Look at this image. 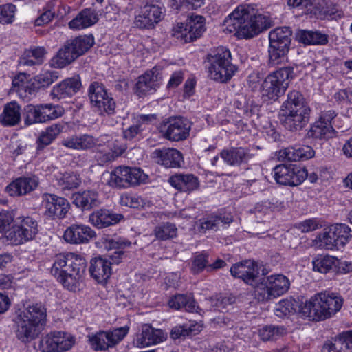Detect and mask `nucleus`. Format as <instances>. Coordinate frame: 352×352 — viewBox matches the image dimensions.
<instances>
[{
	"instance_id": "nucleus-1",
	"label": "nucleus",
	"mask_w": 352,
	"mask_h": 352,
	"mask_svg": "<svg viewBox=\"0 0 352 352\" xmlns=\"http://www.w3.org/2000/svg\"><path fill=\"white\" fill-rule=\"evenodd\" d=\"M16 338L23 343L35 340L47 321V309L42 303H34L16 312L13 320Z\"/></svg>"
},
{
	"instance_id": "nucleus-2",
	"label": "nucleus",
	"mask_w": 352,
	"mask_h": 352,
	"mask_svg": "<svg viewBox=\"0 0 352 352\" xmlns=\"http://www.w3.org/2000/svg\"><path fill=\"white\" fill-rule=\"evenodd\" d=\"M310 111L303 95L298 91H291L281 106L279 113L280 123L289 131H300L308 124Z\"/></svg>"
},
{
	"instance_id": "nucleus-3",
	"label": "nucleus",
	"mask_w": 352,
	"mask_h": 352,
	"mask_svg": "<svg viewBox=\"0 0 352 352\" xmlns=\"http://www.w3.org/2000/svg\"><path fill=\"white\" fill-rule=\"evenodd\" d=\"M343 304L340 296L334 293L322 292L301 305L302 314L313 320H322L338 311Z\"/></svg>"
},
{
	"instance_id": "nucleus-4",
	"label": "nucleus",
	"mask_w": 352,
	"mask_h": 352,
	"mask_svg": "<svg viewBox=\"0 0 352 352\" xmlns=\"http://www.w3.org/2000/svg\"><path fill=\"white\" fill-rule=\"evenodd\" d=\"M207 60L210 78L219 82H228L236 70L231 62L230 52L223 46L212 50L207 56Z\"/></svg>"
},
{
	"instance_id": "nucleus-5",
	"label": "nucleus",
	"mask_w": 352,
	"mask_h": 352,
	"mask_svg": "<svg viewBox=\"0 0 352 352\" xmlns=\"http://www.w3.org/2000/svg\"><path fill=\"white\" fill-rule=\"evenodd\" d=\"M292 31L289 27H278L269 33L268 64L278 66L287 60Z\"/></svg>"
},
{
	"instance_id": "nucleus-6",
	"label": "nucleus",
	"mask_w": 352,
	"mask_h": 352,
	"mask_svg": "<svg viewBox=\"0 0 352 352\" xmlns=\"http://www.w3.org/2000/svg\"><path fill=\"white\" fill-rule=\"evenodd\" d=\"M91 36H80L67 41L51 59L50 65L55 68H63L86 52L93 45Z\"/></svg>"
},
{
	"instance_id": "nucleus-7",
	"label": "nucleus",
	"mask_w": 352,
	"mask_h": 352,
	"mask_svg": "<svg viewBox=\"0 0 352 352\" xmlns=\"http://www.w3.org/2000/svg\"><path fill=\"white\" fill-rule=\"evenodd\" d=\"M294 67H283L270 74L262 85V93L269 100H276L283 96L294 78Z\"/></svg>"
},
{
	"instance_id": "nucleus-8",
	"label": "nucleus",
	"mask_w": 352,
	"mask_h": 352,
	"mask_svg": "<svg viewBox=\"0 0 352 352\" xmlns=\"http://www.w3.org/2000/svg\"><path fill=\"white\" fill-rule=\"evenodd\" d=\"M289 279L283 274H274L260 278L254 295L261 302H267L285 294L289 288Z\"/></svg>"
},
{
	"instance_id": "nucleus-9",
	"label": "nucleus",
	"mask_w": 352,
	"mask_h": 352,
	"mask_svg": "<svg viewBox=\"0 0 352 352\" xmlns=\"http://www.w3.org/2000/svg\"><path fill=\"white\" fill-rule=\"evenodd\" d=\"M38 232V223L31 217H21L6 232V237L13 245L32 240Z\"/></svg>"
},
{
	"instance_id": "nucleus-10",
	"label": "nucleus",
	"mask_w": 352,
	"mask_h": 352,
	"mask_svg": "<svg viewBox=\"0 0 352 352\" xmlns=\"http://www.w3.org/2000/svg\"><path fill=\"white\" fill-rule=\"evenodd\" d=\"M191 126L192 123L184 117H170L160 124V132L169 141L180 142L188 138Z\"/></svg>"
},
{
	"instance_id": "nucleus-11",
	"label": "nucleus",
	"mask_w": 352,
	"mask_h": 352,
	"mask_svg": "<svg viewBox=\"0 0 352 352\" xmlns=\"http://www.w3.org/2000/svg\"><path fill=\"white\" fill-rule=\"evenodd\" d=\"M128 331L127 327L116 328L112 331H100L89 335V343L94 351H106L121 342L127 335Z\"/></svg>"
},
{
	"instance_id": "nucleus-12",
	"label": "nucleus",
	"mask_w": 352,
	"mask_h": 352,
	"mask_svg": "<svg viewBox=\"0 0 352 352\" xmlns=\"http://www.w3.org/2000/svg\"><path fill=\"white\" fill-rule=\"evenodd\" d=\"M205 30L204 17L192 15L187 19L186 23H178L173 28V36L184 43H188L199 38Z\"/></svg>"
},
{
	"instance_id": "nucleus-13",
	"label": "nucleus",
	"mask_w": 352,
	"mask_h": 352,
	"mask_svg": "<svg viewBox=\"0 0 352 352\" xmlns=\"http://www.w3.org/2000/svg\"><path fill=\"white\" fill-rule=\"evenodd\" d=\"M88 95L92 107L96 108L100 115L114 113L116 102L108 95L104 86L101 82L97 81L91 82L89 87Z\"/></svg>"
},
{
	"instance_id": "nucleus-14",
	"label": "nucleus",
	"mask_w": 352,
	"mask_h": 352,
	"mask_svg": "<svg viewBox=\"0 0 352 352\" xmlns=\"http://www.w3.org/2000/svg\"><path fill=\"white\" fill-rule=\"evenodd\" d=\"M273 173L276 182L285 186L300 185L307 177V170L296 165H278L273 169Z\"/></svg>"
},
{
	"instance_id": "nucleus-15",
	"label": "nucleus",
	"mask_w": 352,
	"mask_h": 352,
	"mask_svg": "<svg viewBox=\"0 0 352 352\" xmlns=\"http://www.w3.org/2000/svg\"><path fill=\"white\" fill-rule=\"evenodd\" d=\"M124 254V251H115L108 256L111 261L101 257L91 259L89 267L91 276L99 283H106L111 273V264H118Z\"/></svg>"
},
{
	"instance_id": "nucleus-16",
	"label": "nucleus",
	"mask_w": 352,
	"mask_h": 352,
	"mask_svg": "<svg viewBox=\"0 0 352 352\" xmlns=\"http://www.w3.org/2000/svg\"><path fill=\"white\" fill-rule=\"evenodd\" d=\"M162 8L159 3L147 1L135 15L134 25L140 29H152L162 19Z\"/></svg>"
},
{
	"instance_id": "nucleus-17",
	"label": "nucleus",
	"mask_w": 352,
	"mask_h": 352,
	"mask_svg": "<svg viewBox=\"0 0 352 352\" xmlns=\"http://www.w3.org/2000/svg\"><path fill=\"white\" fill-rule=\"evenodd\" d=\"M336 116V113L332 110L322 112L318 120L308 131L307 137L320 140L333 138L336 130L333 127L332 121Z\"/></svg>"
},
{
	"instance_id": "nucleus-18",
	"label": "nucleus",
	"mask_w": 352,
	"mask_h": 352,
	"mask_svg": "<svg viewBox=\"0 0 352 352\" xmlns=\"http://www.w3.org/2000/svg\"><path fill=\"white\" fill-rule=\"evenodd\" d=\"M45 215L52 219H63L69 209L68 201L54 194L44 193L42 195Z\"/></svg>"
},
{
	"instance_id": "nucleus-19",
	"label": "nucleus",
	"mask_w": 352,
	"mask_h": 352,
	"mask_svg": "<svg viewBox=\"0 0 352 352\" xmlns=\"http://www.w3.org/2000/svg\"><path fill=\"white\" fill-rule=\"evenodd\" d=\"M232 276L242 279L245 283L255 289L259 282V270L254 261L246 260L234 264L230 268Z\"/></svg>"
},
{
	"instance_id": "nucleus-20",
	"label": "nucleus",
	"mask_w": 352,
	"mask_h": 352,
	"mask_svg": "<svg viewBox=\"0 0 352 352\" xmlns=\"http://www.w3.org/2000/svg\"><path fill=\"white\" fill-rule=\"evenodd\" d=\"M67 262L71 265V272L67 280L63 281V286L69 290H73L76 289L85 274L87 262L81 255L75 253H72Z\"/></svg>"
},
{
	"instance_id": "nucleus-21",
	"label": "nucleus",
	"mask_w": 352,
	"mask_h": 352,
	"mask_svg": "<svg viewBox=\"0 0 352 352\" xmlns=\"http://www.w3.org/2000/svg\"><path fill=\"white\" fill-rule=\"evenodd\" d=\"M96 237V232L88 226L72 224L65 231L63 239L71 244H82L88 243Z\"/></svg>"
},
{
	"instance_id": "nucleus-22",
	"label": "nucleus",
	"mask_w": 352,
	"mask_h": 352,
	"mask_svg": "<svg viewBox=\"0 0 352 352\" xmlns=\"http://www.w3.org/2000/svg\"><path fill=\"white\" fill-rule=\"evenodd\" d=\"M39 184V179L35 175L20 177L7 187V192L12 197L23 196L34 191Z\"/></svg>"
},
{
	"instance_id": "nucleus-23",
	"label": "nucleus",
	"mask_w": 352,
	"mask_h": 352,
	"mask_svg": "<svg viewBox=\"0 0 352 352\" xmlns=\"http://www.w3.org/2000/svg\"><path fill=\"white\" fill-rule=\"evenodd\" d=\"M162 79L160 69L156 67L139 76L136 83V91L139 96H144L151 91H155Z\"/></svg>"
},
{
	"instance_id": "nucleus-24",
	"label": "nucleus",
	"mask_w": 352,
	"mask_h": 352,
	"mask_svg": "<svg viewBox=\"0 0 352 352\" xmlns=\"http://www.w3.org/2000/svg\"><path fill=\"white\" fill-rule=\"evenodd\" d=\"M166 333L160 329L153 328L151 324L142 326L141 333L136 339L138 347H146L157 344L166 339Z\"/></svg>"
},
{
	"instance_id": "nucleus-25",
	"label": "nucleus",
	"mask_w": 352,
	"mask_h": 352,
	"mask_svg": "<svg viewBox=\"0 0 352 352\" xmlns=\"http://www.w3.org/2000/svg\"><path fill=\"white\" fill-rule=\"evenodd\" d=\"M251 16V8L249 6H238L226 19L224 25L226 30L230 32H235L238 35V32L243 27L245 19H249Z\"/></svg>"
},
{
	"instance_id": "nucleus-26",
	"label": "nucleus",
	"mask_w": 352,
	"mask_h": 352,
	"mask_svg": "<svg viewBox=\"0 0 352 352\" xmlns=\"http://www.w3.org/2000/svg\"><path fill=\"white\" fill-rule=\"evenodd\" d=\"M81 86L79 76L67 78L53 87L51 96L58 99L71 97L80 90Z\"/></svg>"
},
{
	"instance_id": "nucleus-27",
	"label": "nucleus",
	"mask_w": 352,
	"mask_h": 352,
	"mask_svg": "<svg viewBox=\"0 0 352 352\" xmlns=\"http://www.w3.org/2000/svg\"><path fill=\"white\" fill-rule=\"evenodd\" d=\"M221 157L229 166H239L247 164L252 157L249 149L243 147H230L221 151Z\"/></svg>"
},
{
	"instance_id": "nucleus-28",
	"label": "nucleus",
	"mask_w": 352,
	"mask_h": 352,
	"mask_svg": "<svg viewBox=\"0 0 352 352\" xmlns=\"http://www.w3.org/2000/svg\"><path fill=\"white\" fill-rule=\"evenodd\" d=\"M72 198L73 204L82 210H90L101 204L98 192L92 189L76 192Z\"/></svg>"
},
{
	"instance_id": "nucleus-29",
	"label": "nucleus",
	"mask_w": 352,
	"mask_h": 352,
	"mask_svg": "<svg viewBox=\"0 0 352 352\" xmlns=\"http://www.w3.org/2000/svg\"><path fill=\"white\" fill-rule=\"evenodd\" d=\"M72 252L59 254L54 257L53 265L50 273L58 282L63 285V281H66L71 272V265L67 262L71 258Z\"/></svg>"
},
{
	"instance_id": "nucleus-30",
	"label": "nucleus",
	"mask_w": 352,
	"mask_h": 352,
	"mask_svg": "<svg viewBox=\"0 0 352 352\" xmlns=\"http://www.w3.org/2000/svg\"><path fill=\"white\" fill-rule=\"evenodd\" d=\"M122 218V214H114L107 209H99L89 215V221L94 226L100 229L118 223Z\"/></svg>"
},
{
	"instance_id": "nucleus-31",
	"label": "nucleus",
	"mask_w": 352,
	"mask_h": 352,
	"mask_svg": "<svg viewBox=\"0 0 352 352\" xmlns=\"http://www.w3.org/2000/svg\"><path fill=\"white\" fill-rule=\"evenodd\" d=\"M98 20V15L95 10L85 8L69 22L68 25L72 30H80L94 25Z\"/></svg>"
},
{
	"instance_id": "nucleus-32",
	"label": "nucleus",
	"mask_w": 352,
	"mask_h": 352,
	"mask_svg": "<svg viewBox=\"0 0 352 352\" xmlns=\"http://www.w3.org/2000/svg\"><path fill=\"white\" fill-rule=\"evenodd\" d=\"M63 146L76 150H88L95 146H102L98 139L94 136L84 134L80 136L74 135L62 142Z\"/></svg>"
},
{
	"instance_id": "nucleus-33",
	"label": "nucleus",
	"mask_w": 352,
	"mask_h": 352,
	"mask_svg": "<svg viewBox=\"0 0 352 352\" xmlns=\"http://www.w3.org/2000/svg\"><path fill=\"white\" fill-rule=\"evenodd\" d=\"M280 157L291 162L307 160L315 155L314 150L307 145H296L287 147L280 152Z\"/></svg>"
},
{
	"instance_id": "nucleus-34",
	"label": "nucleus",
	"mask_w": 352,
	"mask_h": 352,
	"mask_svg": "<svg viewBox=\"0 0 352 352\" xmlns=\"http://www.w3.org/2000/svg\"><path fill=\"white\" fill-rule=\"evenodd\" d=\"M169 183L176 189L186 192L194 191L199 186L197 177L192 174L173 175L169 179Z\"/></svg>"
},
{
	"instance_id": "nucleus-35",
	"label": "nucleus",
	"mask_w": 352,
	"mask_h": 352,
	"mask_svg": "<svg viewBox=\"0 0 352 352\" xmlns=\"http://www.w3.org/2000/svg\"><path fill=\"white\" fill-rule=\"evenodd\" d=\"M158 162L166 168H179L183 162L182 154L175 148H164L156 150Z\"/></svg>"
},
{
	"instance_id": "nucleus-36",
	"label": "nucleus",
	"mask_w": 352,
	"mask_h": 352,
	"mask_svg": "<svg viewBox=\"0 0 352 352\" xmlns=\"http://www.w3.org/2000/svg\"><path fill=\"white\" fill-rule=\"evenodd\" d=\"M21 106L15 101L7 103L0 115V122L5 126L17 125L21 121Z\"/></svg>"
},
{
	"instance_id": "nucleus-37",
	"label": "nucleus",
	"mask_w": 352,
	"mask_h": 352,
	"mask_svg": "<svg viewBox=\"0 0 352 352\" xmlns=\"http://www.w3.org/2000/svg\"><path fill=\"white\" fill-rule=\"evenodd\" d=\"M64 126L60 123L53 124L41 131L36 140V150L41 151L51 144L63 131Z\"/></svg>"
},
{
	"instance_id": "nucleus-38",
	"label": "nucleus",
	"mask_w": 352,
	"mask_h": 352,
	"mask_svg": "<svg viewBox=\"0 0 352 352\" xmlns=\"http://www.w3.org/2000/svg\"><path fill=\"white\" fill-rule=\"evenodd\" d=\"M168 305L174 309L184 308L188 312H197L199 307L193 297L187 294H177L168 301Z\"/></svg>"
},
{
	"instance_id": "nucleus-39",
	"label": "nucleus",
	"mask_w": 352,
	"mask_h": 352,
	"mask_svg": "<svg viewBox=\"0 0 352 352\" xmlns=\"http://www.w3.org/2000/svg\"><path fill=\"white\" fill-rule=\"evenodd\" d=\"M297 39L307 45H326L329 41V36L320 31L301 30L296 34Z\"/></svg>"
},
{
	"instance_id": "nucleus-40",
	"label": "nucleus",
	"mask_w": 352,
	"mask_h": 352,
	"mask_svg": "<svg viewBox=\"0 0 352 352\" xmlns=\"http://www.w3.org/2000/svg\"><path fill=\"white\" fill-rule=\"evenodd\" d=\"M46 51L43 47H36L25 51L20 58L19 63L22 65L34 66L41 65L45 58Z\"/></svg>"
},
{
	"instance_id": "nucleus-41",
	"label": "nucleus",
	"mask_w": 352,
	"mask_h": 352,
	"mask_svg": "<svg viewBox=\"0 0 352 352\" xmlns=\"http://www.w3.org/2000/svg\"><path fill=\"white\" fill-rule=\"evenodd\" d=\"M202 326L197 322H189L173 327L170 332L173 339H179L186 336H195L201 331Z\"/></svg>"
},
{
	"instance_id": "nucleus-42",
	"label": "nucleus",
	"mask_w": 352,
	"mask_h": 352,
	"mask_svg": "<svg viewBox=\"0 0 352 352\" xmlns=\"http://www.w3.org/2000/svg\"><path fill=\"white\" fill-rule=\"evenodd\" d=\"M58 78V72L56 71H46L41 73L33 78L32 82V88L29 90V94H32V90H38L41 88L49 87Z\"/></svg>"
},
{
	"instance_id": "nucleus-43",
	"label": "nucleus",
	"mask_w": 352,
	"mask_h": 352,
	"mask_svg": "<svg viewBox=\"0 0 352 352\" xmlns=\"http://www.w3.org/2000/svg\"><path fill=\"white\" fill-rule=\"evenodd\" d=\"M330 227L339 248L344 247L351 240V230L346 224L336 223Z\"/></svg>"
},
{
	"instance_id": "nucleus-44",
	"label": "nucleus",
	"mask_w": 352,
	"mask_h": 352,
	"mask_svg": "<svg viewBox=\"0 0 352 352\" xmlns=\"http://www.w3.org/2000/svg\"><path fill=\"white\" fill-rule=\"evenodd\" d=\"M127 171L128 166H118L114 168L110 174L109 185L120 188L129 187Z\"/></svg>"
},
{
	"instance_id": "nucleus-45",
	"label": "nucleus",
	"mask_w": 352,
	"mask_h": 352,
	"mask_svg": "<svg viewBox=\"0 0 352 352\" xmlns=\"http://www.w3.org/2000/svg\"><path fill=\"white\" fill-rule=\"evenodd\" d=\"M313 16L321 19L338 20L344 16V12L336 5L329 4L321 9L316 6Z\"/></svg>"
},
{
	"instance_id": "nucleus-46",
	"label": "nucleus",
	"mask_w": 352,
	"mask_h": 352,
	"mask_svg": "<svg viewBox=\"0 0 352 352\" xmlns=\"http://www.w3.org/2000/svg\"><path fill=\"white\" fill-rule=\"evenodd\" d=\"M251 19L254 28L251 29L250 32L245 31L247 35H257L270 27L271 20L269 16L262 14H253L252 8H251Z\"/></svg>"
},
{
	"instance_id": "nucleus-47",
	"label": "nucleus",
	"mask_w": 352,
	"mask_h": 352,
	"mask_svg": "<svg viewBox=\"0 0 352 352\" xmlns=\"http://www.w3.org/2000/svg\"><path fill=\"white\" fill-rule=\"evenodd\" d=\"M331 227L324 230L323 232L317 236L313 243L315 246L327 250H332L333 248H339Z\"/></svg>"
},
{
	"instance_id": "nucleus-48",
	"label": "nucleus",
	"mask_w": 352,
	"mask_h": 352,
	"mask_svg": "<svg viewBox=\"0 0 352 352\" xmlns=\"http://www.w3.org/2000/svg\"><path fill=\"white\" fill-rule=\"evenodd\" d=\"M200 221L199 230L206 232V230H217L220 224H229L232 221V219L230 217L211 215L201 219Z\"/></svg>"
},
{
	"instance_id": "nucleus-49",
	"label": "nucleus",
	"mask_w": 352,
	"mask_h": 352,
	"mask_svg": "<svg viewBox=\"0 0 352 352\" xmlns=\"http://www.w3.org/2000/svg\"><path fill=\"white\" fill-rule=\"evenodd\" d=\"M80 184L81 178L80 175L74 172H65L58 179V185L63 190L77 188Z\"/></svg>"
},
{
	"instance_id": "nucleus-50",
	"label": "nucleus",
	"mask_w": 352,
	"mask_h": 352,
	"mask_svg": "<svg viewBox=\"0 0 352 352\" xmlns=\"http://www.w3.org/2000/svg\"><path fill=\"white\" fill-rule=\"evenodd\" d=\"M126 149L124 144H120L118 142L109 143L107 149L100 150L103 153L101 160L103 162H109L114 160L116 157L120 156Z\"/></svg>"
},
{
	"instance_id": "nucleus-51",
	"label": "nucleus",
	"mask_w": 352,
	"mask_h": 352,
	"mask_svg": "<svg viewBox=\"0 0 352 352\" xmlns=\"http://www.w3.org/2000/svg\"><path fill=\"white\" fill-rule=\"evenodd\" d=\"M286 333L287 329L283 325H266L259 330V336L263 341L276 340Z\"/></svg>"
},
{
	"instance_id": "nucleus-52",
	"label": "nucleus",
	"mask_w": 352,
	"mask_h": 352,
	"mask_svg": "<svg viewBox=\"0 0 352 352\" xmlns=\"http://www.w3.org/2000/svg\"><path fill=\"white\" fill-rule=\"evenodd\" d=\"M177 229L175 224L167 222L157 226L153 230L155 237L161 241L173 239L177 236Z\"/></svg>"
},
{
	"instance_id": "nucleus-53",
	"label": "nucleus",
	"mask_w": 352,
	"mask_h": 352,
	"mask_svg": "<svg viewBox=\"0 0 352 352\" xmlns=\"http://www.w3.org/2000/svg\"><path fill=\"white\" fill-rule=\"evenodd\" d=\"M336 261L337 258L334 256L320 255L313 261V269L315 271L326 274L336 265Z\"/></svg>"
},
{
	"instance_id": "nucleus-54",
	"label": "nucleus",
	"mask_w": 352,
	"mask_h": 352,
	"mask_svg": "<svg viewBox=\"0 0 352 352\" xmlns=\"http://www.w3.org/2000/svg\"><path fill=\"white\" fill-rule=\"evenodd\" d=\"M24 122L27 126L36 123H44L40 104H28L25 107Z\"/></svg>"
},
{
	"instance_id": "nucleus-55",
	"label": "nucleus",
	"mask_w": 352,
	"mask_h": 352,
	"mask_svg": "<svg viewBox=\"0 0 352 352\" xmlns=\"http://www.w3.org/2000/svg\"><path fill=\"white\" fill-rule=\"evenodd\" d=\"M44 122L56 119L64 113L63 107L52 104H40Z\"/></svg>"
},
{
	"instance_id": "nucleus-56",
	"label": "nucleus",
	"mask_w": 352,
	"mask_h": 352,
	"mask_svg": "<svg viewBox=\"0 0 352 352\" xmlns=\"http://www.w3.org/2000/svg\"><path fill=\"white\" fill-rule=\"evenodd\" d=\"M104 248L107 250H118L117 251H122L121 250L129 248L131 245V242L128 239L120 237H105L102 239Z\"/></svg>"
},
{
	"instance_id": "nucleus-57",
	"label": "nucleus",
	"mask_w": 352,
	"mask_h": 352,
	"mask_svg": "<svg viewBox=\"0 0 352 352\" xmlns=\"http://www.w3.org/2000/svg\"><path fill=\"white\" fill-rule=\"evenodd\" d=\"M39 349L42 352H57L56 331L43 336L40 340Z\"/></svg>"
},
{
	"instance_id": "nucleus-58",
	"label": "nucleus",
	"mask_w": 352,
	"mask_h": 352,
	"mask_svg": "<svg viewBox=\"0 0 352 352\" xmlns=\"http://www.w3.org/2000/svg\"><path fill=\"white\" fill-rule=\"evenodd\" d=\"M289 6L302 10V14H307L313 16L316 6L314 0H288Z\"/></svg>"
},
{
	"instance_id": "nucleus-59",
	"label": "nucleus",
	"mask_w": 352,
	"mask_h": 352,
	"mask_svg": "<svg viewBox=\"0 0 352 352\" xmlns=\"http://www.w3.org/2000/svg\"><path fill=\"white\" fill-rule=\"evenodd\" d=\"M74 344V338L65 332L56 331L57 352L68 351Z\"/></svg>"
},
{
	"instance_id": "nucleus-60",
	"label": "nucleus",
	"mask_w": 352,
	"mask_h": 352,
	"mask_svg": "<svg viewBox=\"0 0 352 352\" xmlns=\"http://www.w3.org/2000/svg\"><path fill=\"white\" fill-rule=\"evenodd\" d=\"M128 182L129 186L140 185L145 183L148 176L139 168H131L128 166Z\"/></svg>"
},
{
	"instance_id": "nucleus-61",
	"label": "nucleus",
	"mask_w": 352,
	"mask_h": 352,
	"mask_svg": "<svg viewBox=\"0 0 352 352\" xmlns=\"http://www.w3.org/2000/svg\"><path fill=\"white\" fill-rule=\"evenodd\" d=\"M212 305L220 311H223L228 306L232 305L236 301V298L232 294L218 295L212 298Z\"/></svg>"
},
{
	"instance_id": "nucleus-62",
	"label": "nucleus",
	"mask_w": 352,
	"mask_h": 352,
	"mask_svg": "<svg viewBox=\"0 0 352 352\" xmlns=\"http://www.w3.org/2000/svg\"><path fill=\"white\" fill-rule=\"evenodd\" d=\"M16 6L12 3L0 6V23H12L14 19Z\"/></svg>"
},
{
	"instance_id": "nucleus-63",
	"label": "nucleus",
	"mask_w": 352,
	"mask_h": 352,
	"mask_svg": "<svg viewBox=\"0 0 352 352\" xmlns=\"http://www.w3.org/2000/svg\"><path fill=\"white\" fill-rule=\"evenodd\" d=\"M54 4L52 2L48 3L43 9V12L35 19L34 24L37 26H41L49 23L54 17V12L52 11Z\"/></svg>"
},
{
	"instance_id": "nucleus-64",
	"label": "nucleus",
	"mask_w": 352,
	"mask_h": 352,
	"mask_svg": "<svg viewBox=\"0 0 352 352\" xmlns=\"http://www.w3.org/2000/svg\"><path fill=\"white\" fill-rule=\"evenodd\" d=\"M120 204L130 208H138L143 206L144 200L136 195L124 193L120 197Z\"/></svg>"
}]
</instances>
